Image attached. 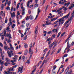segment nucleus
Listing matches in <instances>:
<instances>
[{"mask_svg": "<svg viewBox=\"0 0 74 74\" xmlns=\"http://www.w3.org/2000/svg\"><path fill=\"white\" fill-rule=\"evenodd\" d=\"M63 10L64 11H67V8L66 7H64Z\"/></svg>", "mask_w": 74, "mask_h": 74, "instance_id": "nucleus-38", "label": "nucleus"}, {"mask_svg": "<svg viewBox=\"0 0 74 74\" xmlns=\"http://www.w3.org/2000/svg\"><path fill=\"white\" fill-rule=\"evenodd\" d=\"M5 74H16V72H10V71H8L7 72L6 71H4Z\"/></svg>", "mask_w": 74, "mask_h": 74, "instance_id": "nucleus-3", "label": "nucleus"}, {"mask_svg": "<svg viewBox=\"0 0 74 74\" xmlns=\"http://www.w3.org/2000/svg\"><path fill=\"white\" fill-rule=\"evenodd\" d=\"M47 48H46L44 49V50L43 52H46V51H47Z\"/></svg>", "mask_w": 74, "mask_h": 74, "instance_id": "nucleus-62", "label": "nucleus"}, {"mask_svg": "<svg viewBox=\"0 0 74 74\" xmlns=\"http://www.w3.org/2000/svg\"><path fill=\"white\" fill-rule=\"evenodd\" d=\"M10 47L11 49V50L12 51H14V48L12 47V45L10 43Z\"/></svg>", "mask_w": 74, "mask_h": 74, "instance_id": "nucleus-12", "label": "nucleus"}, {"mask_svg": "<svg viewBox=\"0 0 74 74\" xmlns=\"http://www.w3.org/2000/svg\"><path fill=\"white\" fill-rule=\"evenodd\" d=\"M12 9H13V10H14V11H15V8H13V7H12L11 8V11H12Z\"/></svg>", "mask_w": 74, "mask_h": 74, "instance_id": "nucleus-28", "label": "nucleus"}, {"mask_svg": "<svg viewBox=\"0 0 74 74\" xmlns=\"http://www.w3.org/2000/svg\"><path fill=\"white\" fill-rule=\"evenodd\" d=\"M0 63L1 66H3L4 64V62L3 61H1V60H0Z\"/></svg>", "mask_w": 74, "mask_h": 74, "instance_id": "nucleus-17", "label": "nucleus"}, {"mask_svg": "<svg viewBox=\"0 0 74 74\" xmlns=\"http://www.w3.org/2000/svg\"><path fill=\"white\" fill-rule=\"evenodd\" d=\"M21 27H22V28H24V27H25V25H24L23 24L21 25Z\"/></svg>", "mask_w": 74, "mask_h": 74, "instance_id": "nucleus-54", "label": "nucleus"}, {"mask_svg": "<svg viewBox=\"0 0 74 74\" xmlns=\"http://www.w3.org/2000/svg\"><path fill=\"white\" fill-rule=\"evenodd\" d=\"M54 32H56V33H58V29H55Z\"/></svg>", "mask_w": 74, "mask_h": 74, "instance_id": "nucleus-50", "label": "nucleus"}, {"mask_svg": "<svg viewBox=\"0 0 74 74\" xmlns=\"http://www.w3.org/2000/svg\"><path fill=\"white\" fill-rule=\"evenodd\" d=\"M71 46V44H69V41L67 42V49H69L70 48V47Z\"/></svg>", "mask_w": 74, "mask_h": 74, "instance_id": "nucleus-11", "label": "nucleus"}, {"mask_svg": "<svg viewBox=\"0 0 74 74\" xmlns=\"http://www.w3.org/2000/svg\"><path fill=\"white\" fill-rule=\"evenodd\" d=\"M4 65L5 66H8V63L7 62H5L4 64Z\"/></svg>", "mask_w": 74, "mask_h": 74, "instance_id": "nucleus-40", "label": "nucleus"}, {"mask_svg": "<svg viewBox=\"0 0 74 74\" xmlns=\"http://www.w3.org/2000/svg\"><path fill=\"white\" fill-rule=\"evenodd\" d=\"M4 33L3 34L4 36H5V37H7V36H5V34H6V32L5 31V30H4Z\"/></svg>", "mask_w": 74, "mask_h": 74, "instance_id": "nucleus-36", "label": "nucleus"}, {"mask_svg": "<svg viewBox=\"0 0 74 74\" xmlns=\"http://www.w3.org/2000/svg\"><path fill=\"white\" fill-rule=\"evenodd\" d=\"M58 18L59 17H57L56 18H54L51 20V21H56V19H58Z\"/></svg>", "mask_w": 74, "mask_h": 74, "instance_id": "nucleus-14", "label": "nucleus"}, {"mask_svg": "<svg viewBox=\"0 0 74 74\" xmlns=\"http://www.w3.org/2000/svg\"><path fill=\"white\" fill-rule=\"evenodd\" d=\"M8 10H10V8L9 7H8L6 8V10L7 11Z\"/></svg>", "mask_w": 74, "mask_h": 74, "instance_id": "nucleus-29", "label": "nucleus"}, {"mask_svg": "<svg viewBox=\"0 0 74 74\" xmlns=\"http://www.w3.org/2000/svg\"><path fill=\"white\" fill-rule=\"evenodd\" d=\"M48 6H49V5H47L46 7V8L45 11H47V10H48Z\"/></svg>", "mask_w": 74, "mask_h": 74, "instance_id": "nucleus-32", "label": "nucleus"}, {"mask_svg": "<svg viewBox=\"0 0 74 74\" xmlns=\"http://www.w3.org/2000/svg\"><path fill=\"white\" fill-rule=\"evenodd\" d=\"M29 53H31L32 55H33V51L32 52V48H30L29 51Z\"/></svg>", "mask_w": 74, "mask_h": 74, "instance_id": "nucleus-9", "label": "nucleus"}, {"mask_svg": "<svg viewBox=\"0 0 74 74\" xmlns=\"http://www.w3.org/2000/svg\"><path fill=\"white\" fill-rule=\"evenodd\" d=\"M27 35H26L24 38V39L25 40H26V39H27Z\"/></svg>", "mask_w": 74, "mask_h": 74, "instance_id": "nucleus-52", "label": "nucleus"}, {"mask_svg": "<svg viewBox=\"0 0 74 74\" xmlns=\"http://www.w3.org/2000/svg\"><path fill=\"white\" fill-rule=\"evenodd\" d=\"M35 7H36V8L37 7H38V4H35Z\"/></svg>", "mask_w": 74, "mask_h": 74, "instance_id": "nucleus-63", "label": "nucleus"}, {"mask_svg": "<svg viewBox=\"0 0 74 74\" xmlns=\"http://www.w3.org/2000/svg\"><path fill=\"white\" fill-rule=\"evenodd\" d=\"M58 19L54 23V24H56L58 22Z\"/></svg>", "mask_w": 74, "mask_h": 74, "instance_id": "nucleus-57", "label": "nucleus"}, {"mask_svg": "<svg viewBox=\"0 0 74 74\" xmlns=\"http://www.w3.org/2000/svg\"><path fill=\"white\" fill-rule=\"evenodd\" d=\"M54 44H55L56 45H57L58 44V42H56V40H55L52 44H50V45L49 46V49H51V48L53 46V45H54Z\"/></svg>", "mask_w": 74, "mask_h": 74, "instance_id": "nucleus-2", "label": "nucleus"}, {"mask_svg": "<svg viewBox=\"0 0 74 74\" xmlns=\"http://www.w3.org/2000/svg\"><path fill=\"white\" fill-rule=\"evenodd\" d=\"M29 19V16H27V18H26V21H28Z\"/></svg>", "mask_w": 74, "mask_h": 74, "instance_id": "nucleus-49", "label": "nucleus"}, {"mask_svg": "<svg viewBox=\"0 0 74 74\" xmlns=\"http://www.w3.org/2000/svg\"><path fill=\"white\" fill-rule=\"evenodd\" d=\"M40 12H41V10L40 9V8H38V15L39 14Z\"/></svg>", "mask_w": 74, "mask_h": 74, "instance_id": "nucleus-21", "label": "nucleus"}, {"mask_svg": "<svg viewBox=\"0 0 74 74\" xmlns=\"http://www.w3.org/2000/svg\"><path fill=\"white\" fill-rule=\"evenodd\" d=\"M69 21H69V20H68L67 21H66L64 23V26H66V25L68 23H69Z\"/></svg>", "mask_w": 74, "mask_h": 74, "instance_id": "nucleus-20", "label": "nucleus"}, {"mask_svg": "<svg viewBox=\"0 0 74 74\" xmlns=\"http://www.w3.org/2000/svg\"><path fill=\"white\" fill-rule=\"evenodd\" d=\"M73 17H72V16H71V18L69 20V21H71V19H73Z\"/></svg>", "mask_w": 74, "mask_h": 74, "instance_id": "nucleus-47", "label": "nucleus"}, {"mask_svg": "<svg viewBox=\"0 0 74 74\" xmlns=\"http://www.w3.org/2000/svg\"><path fill=\"white\" fill-rule=\"evenodd\" d=\"M5 61H6V62H10V60L8 58H5Z\"/></svg>", "mask_w": 74, "mask_h": 74, "instance_id": "nucleus-13", "label": "nucleus"}, {"mask_svg": "<svg viewBox=\"0 0 74 74\" xmlns=\"http://www.w3.org/2000/svg\"><path fill=\"white\" fill-rule=\"evenodd\" d=\"M66 32H64L61 35V37H63L64 34H65Z\"/></svg>", "mask_w": 74, "mask_h": 74, "instance_id": "nucleus-34", "label": "nucleus"}, {"mask_svg": "<svg viewBox=\"0 0 74 74\" xmlns=\"http://www.w3.org/2000/svg\"><path fill=\"white\" fill-rule=\"evenodd\" d=\"M70 14V12H69L68 14L66 16H64L62 18L64 19V18H68L69 16V15Z\"/></svg>", "mask_w": 74, "mask_h": 74, "instance_id": "nucleus-7", "label": "nucleus"}, {"mask_svg": "<svg viewBox=\"0 0 74 74\" xmlns=\"http://www.w3.org/2000/svg\"><path fill=\"white\" fill-rule=\"evenodd\" d=\"M38 29V26H36L35 27V34H37L38 33V31L37 30Z\"/></svg>", "mask_w": 74, "mask_h": 74, "instance_id": "nucleus-6", "label": "nucleus"}, {"mask_svg": "<svg viewBox=\"0 0 74 74\" xmlns=\"http://www.w3.org/2000/svg\"><path fill=\"white\" fill-rule=\"evenodd\" d=\"M8 21V20H7V18H6L5 19V23H7V21Z\"/></svg>", "mask_w": 74, "mask_h": 74, "instance_id": "nucleus-48", "label": "nucleus"}, {"mask_svg": "<svg viewBox=\"0 0 74 74\" xmlns=\"http://www.w3.org/2000/svg\"><path fill=\"white\" fill-rule=\"evenodd\" d=\"M64 2H61V1H60L59 2V4H62L63 5L64 4Z\"/></svg>", "mask_w": 74, "mask_h": 74, "instance_id": "nucleus-30", "label": "nucleus"}, {"mask_svg": "<svg viewBox=\"0 0 74 74\" xmlns=\"http://www.w3.org/2000/svg\"><path fill=\"white\" fill-rule=\"evenodd\" d=\"M7 37H9L10 38H11V34H8L7 35Z\"/></svg>", "mask_w": 74, "mask_h": 74, "instance_id": "nucleus-18", "label": "nucleus"}, {"mask_svg": "<svg viewBox=\"0 0 74 74\" xmlns=\"http://www.w3.org/2000/svg\"><path fill=\"white\" fill-rule=\"evenodd\" d=\"M8 48V46H4V49L5 51H7V49Z\"/></svg>", "mask_w": 74, "mask_h": 74, "instance_id": "nucleus-19", "label": "nucleus"}, {"mask_svg": "<svg viewBox=\"0 0 74 74\" xmlns=\"http://www.w3.org/2000/svg\"><path fill=\"white\" fill-rule=\"evenodd\" d=\"M11 62H12V65H15L16 64L15 63L13 62L12 61H11Z\"/></svg>", "mask_w": 74, "mask_h": 74, "instance_id": "nucleus-27", "label": "nucleus"}, {"mask_svg": "<svg viewBox=\"0 0 74 74\" xmlns=\"http://www.w3.org/2000/svg\"><path fill=\"white\" fill-rule=\"evenodd\" d=\"M1 39L2 40H4V35H2L1 36Z\"/></svg>", "mask_w": 74, "mask_h": 74, "instance_id": "nucleus-59", "label": "nucleus"}, {"mask_svg": "<svg viewBox=\"0 0 74 74\" xmlns=\"http://www.w3.org/2000/svg\"><path fill=\"white\" fill-rule=\"evenodd\" d=\"M71 6L72 8H74V2L73 3L71 4Z\"/></svg>", "mask_w": 74, "mask_h": 74, "instance_id": "nucleus-24", "label": "nucleus"}, {"mask_svg": "<svg viewBox=\"0 0 74 74\" xmlns=\"http://www.w3.org/2000/svg\"><path fill=\"white\" fill-rule=\"evenodd\" d=\"M18 66V65H16L15 66H13V68H16V67H17Z\"/></svg>", "mask_w": 74, "mask_h": 74, "instance_id": "nucleus-44", "label": "nucleus"}, {"mask_svg": "<svg viewBox=\"0 0 74 74\" xmlns=\"http://www.w3.org/2000/svg\"><path fill=\"white\" fill-rule=\"evenodd\" d=\"M20 15V13L19 12V11H18L17 13V15H16V18L17 19H18L19 18V17H18V15Z\"/></svg>", "mask_w": 74, "mask_h": 74, "instance_id": "nucleus-15", "label": "nucleus"}, {"mask_svg": "<svg viewBox=\"0 0 74 74\" xmlns=\"http://www.w3.org/2000/svg\"><path fill=\"white\" fill-rule=\"evenodd\" d=\"M30 60L29 59L28 60H27V63H28V64H29L30 63Z\"/></svg>", "mask_w": 74, "mask_h": 74, "instance_id": "nucleus-37", "label": "nucleus"}, {"mask_svg": "<svg viewBox=\"0 0 74 74\" xmlns=\"http://www.w3.org/2000/svg\"><path fill=\"white\" fill-rule=\"evenodd\" d=\"M24 47L25 48H26L27 47V44L26 43H24Z\"/></svg>", "mask_w": 74, "mask_h": 74, "instance_id": "nucleus-26", "label": "nucleus"}, {"mask_svg": "<svg viewBox=\"0 0 74 74\" xmlns=\"http://www.w3.org/2000/svg\"><path fill=\"white\" fill-rule=\"evenodd\" d=\"M70 69L69 67H68L66 70L65 71V74H69L70 73H71L72 72V71L71 70H69V69Z\"/></svg>", "mask_w": 74, "mask_h": 74, "instance_id": "nucleus-1", "label": "nucleus"}, {"mask_svg": "<svg viewBox=\"0 0 74 74\" xmlns=\"http://www.w3.org/2000/svg\"><path fill=\"white\" fill-rule=\"evenodd\" d=\"M27 30H28V32L29 31V30L28 29V28L27 27L25 29V32H26Z\"/></svg>", "mask_w": 74, "mask_h": 74, "instance_id": "nucleus-56", "label": "nucleus"}, {"mask_svg": "<svg viewBox=\"0 0 74 74\" xmlns=\"http://www.w3.org/2000/svg\"><path fill=\"white\" fill-rule=\"evenodd\" d=\"M25 12H22V14L23 15H25Z\"/></svg>", "mask_w": 74, "mask_h": 74, "instance_id": "nucleus-61", "label": "nucleus"}, {"mask_svg": "<svg viewBox=\"0 0 74 74\" xmlns=\"http://www.w3.org/2000/svg\"><path fill=\"white\" fill-rule=\"evenodd\" d=\"M74 41H73L71 43V46H73V45H74Z\"/></svg>", "mask_w": 74, "mask_h": 74, "instance_id": "nucleus-46", "label": "nucleus"}, {"mask_svg": "<svg viewBox=\"0 0 74 74\" xmlns=\"http://www.w3.org/2000/svg\"><path fill=\"white\" fill-rule=\"evenodd\" d=\"M8 27H7L6 29V32H8V31H9V29H10V24H8Z\"/></svg>", "mask_w": 74, "mask_h": 74, "instance_id": "nucleus-8", "label": "nucleus"}, {"mask_svg": "<svg viewBox=\"0 0 74 74\" xmlns=\"http://www.w3.org/2000/svg\"><path fill=\"white\" fill-rule=\"evenodd\" d=\"M15 24H13L12 26V29H14V27H15Z\"/></svg>", "mask_w": 74, "mask_h": 74, "instance_id": "nucleus-41", "label": "nucleus"}, {"mask_svg": "<svg viewBox=\"0 0 74 74\" xmlns=\"http://www.w3.org/2000/svg\"><path fill=\"white\" fill-rule=\"evenodd\" d=\"M70 4V3L68 2L67 3H64V5L66 6V5H67L66 7H68V6H69Z\"/></svg>", "mask_w": 74, "mask_h": 74, "instance_id": "nucleus-10", "label": "nucleus"}, {"mask_svg": "<svg viewBox=\"0 0 74 74\" xmlns=\"http://www.w3.org/2000/svg\"><path fill=\"white\" fill-rule=\"evenodd\" d=\"M60 51H61V49H58V50L57 51V53H59L60 52Z\"/></svg>", "mask_w": 74, "mask_h": 74, "instance_id": "nucleus-31", "label": "nucleus"}, {"mask_svg": "<svg viewBox=\"0 0 74 74\" xmlns=\"http://www.w3.org/2000/svg\"><path fill=\"white\" fill-rule=\"evenodd\" d=\"M61 34V32H59L58 34V36H57V38H58L59 37V36L60 35V34Z\"/></svg>", "mask_w": 74, "mask_h": 74, "instance_id": "nucleus-35", "label": "nucleus"}, {"mask_svg": "<svg viewBox=\"0 0 74 74\" xmlns=\"http://www.w3.org/2000/svg\"><path fill=\"white\" fill-rule=\"evenodd\" d=\"M27 52H28V51L27 50H26L24 53V55H26L27 53Z\"/></svg>", "mask_w": 74, "mask_h": 74, "instance_id": "nucleus-23", "label": "nucleus"}, {"mask_svg": "<svg viewBox=\"0 0 74 74\" xmlns=\"http://www.w3.org/2000/svg\"><path fill=\"white\" fill-rule=\"evenodd\" d=\"M0 46H1V47H3V45L1 42H0Z\"/></svg>", "mask_w": 74, "mask_h": 74, "instance_id": "nucleus-53", "label": "nucleus"}, {"mask_svg": "<svg viewBox=\"0 0 74 74\" xmlns=\"http://www.w3.org/2000/svg\"><path fill=\"white\" fill-rule=\"evenodd\" d=\"M23 66H21V68L20 67H19L18 69V73H19V72H20L21 73H22L23 72Z\"/></svg>", "mask_w": 74, "mask_h": 74, "instance_id": "nucleus-5", "label": "nucleus"}, {"mask_svg": "<svg viewBox=\"0 0 74 74\" xmlns=\"http://www.w3.org/2000/svg\"><path fill=\"white\" fill-rule=\"evenodd\" d=\"M51 23L50 22L49 23H46V25H51Z\"/></svg>", "mask_w": 74, "mask_h": 74, "instance_id": "nucleus-55", "label": "nucleus"}, {"mask_svg": "<svg viewBox=\"0 0 74 74\" xmlns=\"http://www.w3.org/2000/svg\"><path fill=\"white\" fill-rule=\"evenodd\" d=\"M58 22L60 23L61 24H63L64 22V19L63 17L60 18V19H58Z\"/></svg>", "mask_w": 74, "mask_h": 74, "instance_id": "nucleus-4", "label": "nucleus"}, {"mask_svg": "<svg viewBox=\"0 0 74 74\" xmlns=\"http://www.w3.org/2000/svg\"><path fill=\"white\" fill-rule=\"evenodd\" d=\"M62 10V8H60L58 9V10L57 11V12H59L60 11Z\"/></svg>", "mask_w": 74, "mask_h": 74, "instance_id": "nucleus-25", "label": "nucleus"}, {"mask_svg": "<svg viewBox=\"0 0 74 74\" xmlns=\"http://www.w3.org/2000/svg\"><path fill=\"white\" fill-rule=\"evenodd\" d=\"M56 36V35H53L52 36V37L53 38H55Z\"/></svg>", "mask_w": 74, "mask_h": 74, "instance_id": "nucleus-64", "label": "nucleus"}, {"mask_svg": "<svg viewBox=\"0 0 74 74\" xmlns=\"http://www.w3.org/2000/svg\"><path fill=\"white\" fill-rule=\"evenodd\" d=\"M58 13V14L59 15L60 14H61V13H62V11H60V12H59Z\"/></svg>", "mask_w": 74, "mask_h": 74, "instance_id": "nucleus-60", "label": "nucleus"}, {"mask_svg": "<svg viewBox=\"0 0 74 74\" xmlns=\"http://www.w3.org/2000/svg\"><path fill=\"white\" fill-rule=\"evenodd\" d=\"M36 68H35L34 70H33L32 71V73H33L36 70Z\"/></svg>", "mask_w": 74, "mask_h": 74, "instance_id": "nucleus-39", "label": "nucleus"}, {"mask_svg": "<svg viewBox=\"0 0 74 74\" xmlns=\"http://www.w3.org/2000/svg\"><path fill=\"white\" fill-rule=\"evenodd\" d=\"M26 25L27 27H28V26H29V25H30V24L29 23H27L26 24Z\"/></svg>", "mask_w": 74, "mask_h": 74, "instance_id": "nucleus-45", "label": "nucleus"}, {"mask_svg": "<svg viewBox=\"0 0 74 74\" xmlns=\"http://www.w3.org/2000/svg\"><path fill=\"white\" fill-rule=\"evenodd\" d=\"M29 19H33V16L32 15H30L29 16Z\"/></svg>", "mask_w": 74, "mask_h": 74, "instance_id": "nucleus-33", "label": "nucleus"}, {"mask_svg": "<svg viewBox=\"0 0 74 74\" xmlns=\"http://www.w3.org/2000/svg\"><path fill=\"white\" fill-rule=\"evenodd\" d=\"M39 15H38V14H37L36 15V18H35V20H36L37 18V17H38V16Z\"/></svg>", "mask_w": 74, "mask_h": 74, "instance_id": "nucleus-58", "label": "nucleus"}, {"mask_svg": "<svg viewBox=\"0 0 74 74\" xmlns=\"http://www.w3.org/2000/svg\"><path fill=\"white\" fill-rule=\"evenodd\" d=\"M49 60V59L48 58L47 59V60H44L43 62L45 63H47V62H48V61Z\"/></svg>", "mask_w": 74, "mask_h": 74, "instance_id": "nucleus-16", "label": "nucleus"}, {"mask_svg": "<svg viewBox=\"0 0 74 74\" xmlns=\"http://www.w3.org/2000/svg\"><path fill=\"white\" fill-rule=\"evenodd\" d=\"M8 5L10 6V4H11V1H9L8 2Z\"/></svg>", "mask_w": 74, "mask_h": 74, "instance_id": "nucleus-43", "label": "nucleus"}, {"mask_svg": "<svg viewBox=\"0 0 74 74\" xmlns=\"http://www.w3.org/2000/svg\"><path fill=\"white\" fill-rule=\"evenodd\" d=\"M52 31H49V32H48L47 34H50V33H52Z\"/></svg>", "mask_w": 74, "mask_h": 74, "instance_id": "nucleus-51", "label": "nucleus"}, {"mask_svg": "<svg viewBox=\"0 0 74 74\" xmlns=\"http://www.w3.org/2000/svg\"><path fill=\"white\" fill-rule=\"evenodd\" d=\"M56 68V65L54 66L53 67V70H55V69Z\"/></svg>", "mask_w": 74, "mask_h": 74, "instance_id": "nucleus-42", "label": "nucleus"}, {"mask_svg": "<svg viewBox=\"0 0 74 74\" xmlns=\"http://www.w3.org/2000/svg\"><path fill=\"white\" fill-rule=\"evenodd\" d=\"M3 8H4V4H2L1 6V10H3Z\"/></svg>", "mask_w": 74, "mask_h": 74, "instance_id": "nucleus-22", "label": "nucleus"}]
</instances>
